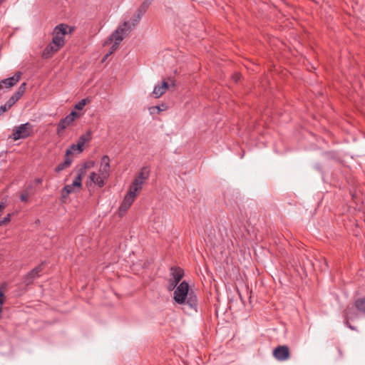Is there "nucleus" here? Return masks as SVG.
Instances as JSON below:
<instances>
[{
    "label": "nucleus",
    "instance_id": "2",
    "mask_svg": "<svg viewBox=\"0 0 365 365\" xmlns=\"http://www.w3.org/2000/svg\"><path fill=\"white\" fill-rule=\"evenodd\" d=\"M68 26L61 24L55 27L52 42L43 51L45 57L51 56L64 45V36L67 34Z\"/></svg>",
    "mask_w": 365,
    "mask_h": 365
},
{
    "label": "nucleus",
    "instance_id": "37",
    "mask_svg": "<svg viewBox=\"0 0 365 365\" xmlns=\"http://www.w3.org/2000/svg\"><path fill=\"white\" fill-rule=\"evenodd\" d=\"M70 185H71L73 189H75L76 187L80 188L81 187V182L73 181L72 184Z\"/></svg>",
    "mask_w": 365,
    "mask_h": 365
},
{
    "label": "nucleus",
    "instance_id": "26",
    "mask_svg": "<svg viewBox=\"0 0 365 365\" xmlns=\"http://www.w3.org/2000/svg\"><path fill=\"white\" fill-rule=\"evenodd\" d=\"M16 101L17 100H16V98L11 96L10 98L6 101L5 105L9 109L14 104H15Z\"/></svg>",
    "mask_w": 365,
    "mask_h": 365
},
{
    "label": "nucleus",
    "instance_id": "16",
    "mask_svg": "<svg viewBox=\"0 0 365 365\" xmlns=\"http://www.w3.org/2000/svg\"><path fill=\"white\" fill-rule=\"evenodd\" d=\"M145 181H144L143 179L138 178L136 177L134 179L130 189L138 192V191H140L142 189L143 185L145 183Z\"/></svg>",
    "mask_w": 365,
    "mask_h": 365
},
{
    "label": "nucleus",
    "instance_id": "36",
    "mask_svg": "<svg viewBox=\"0 0 365 365\" xmlns=\"http://www.w3.org/2000/svg\"><path fill=\"white\" fill-rule=\"evenodd\" d=\"M70 185H71L73 189H75L76 187L80 188L81 187V182L73 181L72 184Z\"/></svg>",
    "mask_w": 365,
    "mask_h": 365
},
{
    "label": "nucleus",
    "instance_id": "20",
    "mask_svg": "<svg viewBox=\"0 0 365 365\" xmlns=\"http://www.w3.org/2000/svg\"><path fill=\"white\" fill-rule=\"evenodd\" d=\"M86 167L82 168L78 170V175L73 180L75 182H81L82 177L85 175Z\"/></svg>",
    "mask_w": 365,
    "mask_h": 365
},
{
    "label": "nucleus",
    "instance_id": "24",
    "mask_svg": "<svg viewBox=\"0 0 365 365\" xmlns=\"http://www.w3.org/2000/svg\"><path fill=\"white\" fill-rule=\"evenodd\" d=\"M153 0H145L140 8L143 11H146Z\"/></svg>",
    "mask_w": 365,
    "mask_h": 365
},
{
    "label": "nucleus",
    "instance_id": "21",
    "mask_svg": "<svg viewBox=\"0 0 365 365\" xmlns=\"http://www.w3.org/2000/svg\"><path fill=\"white\" fill-rule=\"evenodd\" d=\"M74 192V189L72 187L71 185H66L62 190V195L63 197H66V195H68L70 193H72Z\"/></svg>",
    "mask_w": 365,
    "mask_h": 365
},
{
    "label": "nucleus",
    "instance_id": "13",
    "mask_svg": "<svg viewBox=\"0 0 365 365\" xmlns=\"http://www.w3.org/2000/svg\"><path fill=\"white\" fill-rule=\"evenodd\" d=\"M72 121L67 115L62 118L57 125L56 133L58 135H61L63 130L70 125L72 124Z\"/></svg>",
    "mask_w": 365,
    "mask_h": 365
},
{
    "label": "nucleus",
    "instance_id": "31",
    "mask_svg": "<svg viewBox=\"0 0 365 365\" xmlns=\"http://www.w3.org/2000/svg\"><path fill=\"white\" fill-rule=\"evenodd\" d=\"M177 287H178V284H175V282H172V280L170 279L169 284L168 287V290H170V291L173 290V289H176Z\"/></svg>",
    "mask_w": 365,
    "mask_h": 365
},
{
    "label": "nucleus",
    "instance_id": "12",
    "mask_svg": "<svg viewBox=\"0 0 365 365\" xmlns=\"http://www.w3.org/2000/svg\"><path fill=\"white\" fill-rule=\"evenodd\" d=\"M168 89V83L166 81H163L161 84L155 85L153 91L155 98L160 97Z\"/></svg>",
    "mask_w": 365,
    "mask_h": 365
},
{
    "label": "nucleus",
    "instance_id": "9",
    "mask_svg": "<svg viewBox=\"0 0 365 365\" xmlns=\"http://www.w3.org/2000/svg\"><path fill=\"white\" fill-rule=\"evenodd\" d=\"M110 172V158L108 155H103L101 158L100 173L103 178H108Z\"/></svg>",
    "mask_w": 365,
    "mask_h": 365
},
{
    "label": "nucleus",
    "instance_id": "29",
    "mask_svg": "<svg viewBox=\"0 0 365 365\" xmlns=\"http://www.w3.org/2000/svg\"><path fill=\"white\" fill-rule=\"evenodd\" d=\"M145 13V11H143L140 8L138 9L136 14V19H135V24H137L140 21V19Z\"/></svg>",
    "mask_w": 365,
    "mask_h": 365
},
{
    "label": "nucleus",
    "instance_id": "7",
    "mask_svg": "<svg viewBox=\"0 0 365 365\" xmlns=\"http://www.w3.org/2000/svg\"><path fill=\"white\" fill-rule=\"evenodd\" d=\"M289 350L287 346H278L273 350L274 357L279 361H284L289 358Z\"/></svg>",
    "mask_w": 365,
    "mask_h": 365
},
{
    "label": "nucleus",
    "instance_id": "35",
    "mask_svg": "<svg viewBox=\"0 0 365 365\" xmlns=\"http://www.w3.org/2000/svg\"><path fill=\"white\" fill-rule=\"evenodd\" d=\"M24 94L21 93V92H19L18 91L14 93L12 96L16 98V100H19Z\"/></svg>",
    "mask_w": 365,
    "mask_h": 365
},
{
    "label": "nucleus",
    "instance_id": "39",
    "mask_svg": "<svg viewBox=\"0 0 365 365\" xmlns=\"http://www.w3.org/2000/svg\"><path fill=\"white\" fill-rule=\"evenodd\" d=\"M5 208V204L4 202L0 203V212Z\"/></svg>",
    "mask_w": 365,
    "mask_h": 365
},
{
    "label": "nucleus",
    "instance_id": "6",
    "mask_svg": "<svg viewBox=\"0 0 365 365\" xmlns=\"http://www.w3.org/2000/svg\"><path fill=\"white\" fill-rule=\"evenodd\" d=\"M137 195V192L129 189V191L124 197V199L119 207L120 212H125L130 207L134 202V200Z\"/></svg>",
    "mask_w": 365,
    "mask_h": 365
},
{
    "label": "nucleus",
    "instance_id": "5",
    "mask_svg": "<svg viewBox=\"0 0 365 365\" xmlns=\"http://www.w3.org/2000/svg\"><path fill=\"white\" fill-rule=\"evenodd\" d=\"M21 75V72L18 71L13 76L0 81V91L8 89L15 86L19 81Z\"/></svg>",
    "mask_w": 365,
    "mask_h": 365
},
{
    "label": "nucleus",
    "instance_id": "34",
    "mask_svg": "<svg viewBox=\"0 0 365 365\" xmlns=\"http://www.w3.org/2000/svg\"><path fill=\"white\" fill-rule=\"evenodd\" d=\"M9 108L6 106V105H3L0 106V115H1L4 112H6Z\"/></svg>",
    "mask_w": 365,
    "mask_h": 365
},
{
    "label": "nucleus",
    "instance_id": "11",
    "mask_svg": "<svg viewBox=\"0 0 365 365\" xmlns=\"http://www.w3.org/2000/svg\"><path fill=\"white\" fill-rule=\"evenodd\" d=\"M344 317H345V324L352 330H354L355 328L351 326L349 321L353 320L355 318L358 317V315L356 313H355L353 308L347 307L344 311Z\"/></svg>",
    "mask_w": 365,
    "mask_h": 365
},
{
    "label": "nucleus",
    "instance_id": "30",
    "mask_svg": "<svg viewBox=\"0 0 365 365\" xmlns=\"http://www.w3.org/2000/svg\"><path fill=\"white\" fill-rule=\"evenodd\" d=\"M77 146H78V144H73V145H71L70 148L68 150H67L66 152V155H69L73 152L77 151Z\"/></svg>",
    "mask_w": 365,
    "mask_h": 365
},
{
    "label": "nucleus",
    "instance_id": "14",
    "mask_svg": "<svg viewBox=\"0 0 365 365\" xmlns=\"http://www.w3.org/2000/svg\"><path fill=\"white\" fill-rule=\"evenodd\" d=\"M91 131H88L86 134L82 135L80 136V138L78 140V142L76 144H78L77 146V151L78 153H81L83 151V148L86 143L89 142L91 140Z\"/></svg>",
    "mask_w": 365,
    "mask_h": 365
},
{
    "label": "nucleus",
    "instance_id": "23",
    "mask_svg": "<svg viewBox=\"0 0 365 365\" xmlns=\"http://www.w3.org/2000/svg\"><path fill=\"white\" fill-rule=\"evenodd\" d=\"M29 188L26 189L23 193L20 195V200L22 202H27L29 201Z\"/></svg>",
    "mask_w": 365,
    "mask_h": 365
},
{
    "label": "nucleus",
    "instance_id": "1",
    "mask_svg": "<svg viewBox=\"0 0 365 365\" xmlns=\"http://www.w3.org/2000/svg\"><path fill=\"white\" fill-rule=\"evenodd\" d=\"M173 299L178 304L185 306V309L197 312V298L193 290L189 289V284L186 281H182L176 287L173 292Z\"/></svg>",
    "mask_w": 365,
    "mask_h": 365
},
{
    "label": "nucleus",
    "instance_id": "28",
    "mask_svg": "<svg viewBox=\"0 0 365 365\" xmlns=\"http://www.w3.org/2000/svg\"><path fill=\"white\" fill-rule=\"evenodd\" d=\"M163 110V108H161L160 106H152L149 108L150 113L151 114L154 113L155 112L159 113Z\"/></svg>",
    "mask_w": 365,
    "mask_h": 365
},
{
    "label": "nucleus",
    "instance_id": "8",
    "mask_svg": "<svg viewBox=\"0 0 365 365\" xmlns=\"http://www.w3.org/2000/svg\"><path fill=\"white\" fill-rule=\"evenodd\" d=\"M42 271V265H38L31 269L24 277V282L26 285H29L33 283L34 280L38 277L39 272Z\"/></svg>",
    "mask_w": 365,
    "mask_h": 365
},
{
    "label": "nucleus",
    "instance_id": "41",
    "mask_svg": "<svg viewBox=\"0 0 365 365\" xmlns=\"http://www.w3.org/2000/svg\"><path fill=\"white\" fill-rule=\"evenodd\" d=\"M4 224L2 222V220L0 219V227L2 226Z\"/></svg>",
    "mask_w": 365,
    "mask_h": 365
},
{
    "label": "nucleus",
    "instance_id": "4",
    "mask_svg": "<svg viewBox=\"0 0 365 365\" xmlns=\"http://www.w3.org/2000/svg\"><path fill=\"white\" fill-rule=\"evenodd\" d=\"M31 125L29 123L21 124L20 125L15 127L12 138L14 140L19 139H24L30 135V130Z\"/></svg>",
    "mask_w": 365,
    "mask_h": 365
},
{
    "label": "nucleus",
    "instance_id": "25",
    "mask_svg": "<svg viewBox=\"0 0 365 365\" xmlns=\"http://www.w3.org/2000/svg\"><path fill=\"white\" fill-rule=\"evenodd\" d=\"M87 103V99H82L75 105V108L82 110Z\"/></svg>",
    "mask_w": 365,
    "mask_h": 365
},
{
    "label": "nucleus",
    "instance_id": "17",
    "mask_svg": "<svg viewBox=\"0 0 365 365\" xmlns=\"http://www.w3.org/2000/svg\"><path fill=\"white\" fill-rule=\"evenodd\" d=\"M72 163V160L70 158L69 155H65L64 162L58 164L56 168V172L58 173L64 170L66 168L71 165Z\"/></svg>",
    "mask_w": 365,
    "mask_h": 365
},
{
    "label": "nucleus",
    "instance_id": "44",
    "mask_svg": "<svg viewBox=\"0 0 365 365\" xmlns=\"http://www.w3.org/2000/svg\"><path fill=\"white\" fill-rule=\"evenodd\" d=\"M238 78H239V77H237V78H235V81H236V82L237 81Z\"/></svg>",
    "mask_w": 365,
    "mask_h": 365
},
{
    "label": "nucleus",
    "instance_id": "19",
    "mask_svg": "<svg viewBox=\"0 0 365 365\" xmlns=\"http://www.w3.org/2000/svg\"><path fill=\"white\" fill-rule=\"evenodd\" d=\"M150 171L147 169V168L143 167L140 172L137 175V178L143 179L144 181H146L149 177Z\"/></svg>",
    "mask_w": 365,
    "mask_h": 365
},
{
    "label": "nucleus",
    "instance_id": "18",
    "mask_svg": "<svg viewBox=\"0 0 365 365\" xmlns=\"http://www.w3.org/2000/svg\"><path fill=\"white\" fill-rule=\"evenodd\" d=\"M354 304L356 309L359 312H361L362 314H365V297L359 298L356 299Z\"/></svg>",
    "mask_w": 365,
    "mask_h": 365
},
{
    "label": "nucleus",
    "instance_id": "27",
    "mask_svg": "<svg viewBox=\"0 0 365 365\" xmlns=\"http://www.w3.org/2000/svg\"><path fill=\"white\" fill-rule=\"evenodd\" d=\"M72 121H74L75 119L79 118L80 115L75 110H72L68 115H67Z\"/></svg>",
    "mask_w": 365,
    "mask_h": 365
},
{
    "label": "nucleus",
    "instance_id": "3",
    "mask_svg": "<svg viewBox=\"0 0 365 365\" xmlns=\"http://www.w3.org/2000/svg\"><path fill=\"white\" fill-rule=\"evenodd\" d=\"M132 28L128 21H125L120 25L116 30L105 41L104 45H107L112 41L116 44H120L125 37L129 34Z\"/></svg>",
    "mask_w": 365,
    "mask_h": 365
},
{
    "label": "nucleus",
    "instance_id": "32",
    "mask_svg": "<svg viewBox=\"0 0 365 365\" xmlns=\"http://www.w3.org/2000/svg\"><path fill=\"white\" fill-rule=\"evenodd\" d=\"M11 215L10 213L7 214L4 218L1 219L2 220L3 224H6L11 221Z\"/></svg>",
    "mask_w": 365,
    "mask_h": 365
},
{
    "label": "nucleus",
    "instance_id": "10",
    "mask_svg": "<svg viewBox=\"0 0 365 365\" xmlns=\"http://www.w3.org/2000/svg\"><path fill=\"white\" fill-rule=\"evenodd\" d=\"M170 274L171 278L170 279L175 284H178L184 275V272L180 267H171Z\"/></svg>",
    "mask_w": 365,
    "mask_h": 365
},
{
    "label": "nucleus",
    "instance_id": "15",
    "mask_svg": "<svg viewBox=\"0 0 365 365\" xmlns=\"http://www.w3.org/2000/svg\"><path fill=\"white\" fill-rule=\"evenodd\" d=\"M89 178L93 183L97 185L98 187H101L104 185V184H105L104 180L107 178H103L101 174L98 175V174L96 173L95 172H92L90 174Z\"/></svg>",
    "mask_w": 365,
    "mask_h": 365
},
{
    "label": "nucleus",
    "instance_id": "42",
    "mask_svg": "<svg viewBox=\"0 0 365 365\" xmlns=\"http://www.w3.org/2000/svg\"><path fill=\"white\" fill-rule=\"evenodd\" d=\"M324 263H325V264L327 266V260H326V259H324Z\"/></svg>",
    "mask_w": 365,
    "mask_h": 365
},
{
    "label": "nucleus",
    "instance_id": "38",
    "mask_svg": "<svg viewBox=\"0 0 365 365\" xmlns=\"http://www.w3.org/2000/svg\"><path fill=\"white\" fill-rule=\"evenodd\" d=\"M4 301V293L0 290V304H3Z\"/></svg>",
    "mask_w": 365,
    "mask_h": 365
},
{
    "label": "nucleus",
    "instance_id": "22",
    "mask_svg": "<svg viewBox=\"0 0 365 365\" xmlns=\"http://www.w3.org/2000/svg\"><path fill=\"white\" fill-rule=\"evenodd\" d=\"M118 46H119L118 44H116L114 43L111 46L108 53L104 56L103 61L106 60L110 55H111L114 51H115L118 49Z\"/></svg>",
    "mask_w": 365,
    "mask_h": 365
},
{
    "label": "nucleus",
    "instance_id": "33",
    "mask_svg": "<svg viewBox=\"0 0 365 365\" xmlns=\"http://www.w3.org/2000/svg\"><path fill=\"white\" fill-rule=\"evenodd\" d=\"M26 83H23L20 85V86L18 88V91L19 92H21V93H24L25 91H26Z\"/></svg>",
    "mask_w": 365,
    "mask_h": 365
},
{
    "label": "nucleus",
    "instance_id": "40",
    "mask_svg": "<svg viewBox=\"0 0 365 365\" xmlns=\"http://www.w3.org/2000/svg\"><path fill=\"white\" fill-rule=\"evenodd\" d=\"M36 182L37 183H41V182H42V179H41V178H37V179L36 180Z\"/></svg>",
    "mask_w": 365,
    "mask_h": 365
},
{
    "label": "nucleus",
    "instance_id": "43",
    "mask_svg": "<svg viewBox=\"0 0 365 365\" xmlns=\"http://www.w3.org/2000/svg\"><path fill=\"white\" fill-rule=\"evenodd\" d=\"M3 1H4V0H0V4H1Z\"/></svg>",
    "mask_w": 365,
    "mask_h": 365
}]
</instances>
